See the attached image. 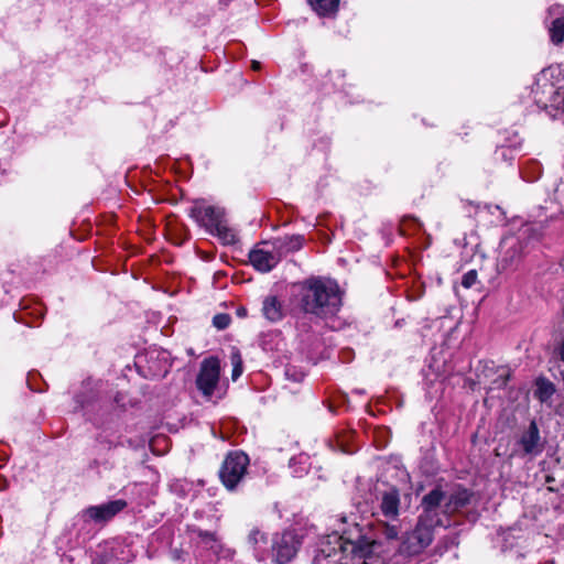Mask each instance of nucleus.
<instances>
[{
  "instance_id": "nucleus-16",
  "label": "nucleus",
  "mask_w": 564,
  "mask_h": 564,
  "mask_svg": "<svg viewBox=\"0 0 564 564\" xmlns=\"http://www.w3.org/2000/svg\"><path fill=\"white\" fill-rule=\"evenodd\" d=\"M271 246L273 247V249H275L278 254H281L282 258L284 254L289 252L300 250L303 246V238L302 236H286L283 238H276L271 243Z\"/></svg>"
},
{
  "instance_id": "nucleus-6",
  "label": "nucleus",
  "mask_w": 564,
  "mask_h": 564,
  "mask_svg": "<svg viewBox=\"0 0 564 564\" xmlns=\"http://www.w3.org/2000/svg\"><path fill=\"white\" fill-rule=\"evenodd\" d=\"M302 545V538L294 531H284L272 539L271 557L275 564L290 563Z\"/></svg>"
},
{
  "instance_id": "nucleus-29",
  "label": "nucleus",
  "mask_w": 564,
  "mask_h": 564,
  "mask_svg": "<svg viewBox=\"0 0 564 564\" xmlns=\"http://www.w3.org/2000/svg\"><path fill=\"white\" fill-rule=\"evenodd\" d=\"M76 402L79 404V408L83 409V410L84 409H86V410H88V409L94 410L95 409V404L94 403L89 402V403L85 404L84 401H82L79 398L76 399Z\"/></svg>"
},
{
  "instance_id": "nucleus-3",
  "label": "nucleus",
  "mask_w": 564,
  "mask_h": 564,
  "mask_svg": "<svg viewBox=\"0 0 564 564\" xmlns=\"http://www.w3.org/2000/svg\"><path fill=\"white\" fill-rule=\"evenodd\" d=\"M435 528L417 518L414 529L403 536L400 554L409 557L421 554L432 543Z\"/></svg>"
},
{
  "instance_id": "nucleus-9",
  "label": "nucleus",
  "mask_w": 564,
  "mask_h": 564,
  "mask_svg": "<svg viewBox=\"0 0 564 564\" xmlns=\"http://www.w3.org/2000/svg\"><path fill=\"white\" fill-rule=\"evenodd\" d=\"M127 507V501L118 499L98 506H90L83 511L85 521L105 523L121 512Z\"/></svg>"
},
{
  "instance_id": "nucleus-24",
  "label": "nucleus",
  "mask_w": 564,
  "mask_h": 564,
  "mask_svg": "<svg viewBox=\"0 0 564 564\" xmlns=\"http://www.w3.org/2000/svg\"><path fill=\"white\" fill-rule=\"evenodd\" d=\"M477 272L475 270H469L468 272H466L463 278H462V285L465 288V289H470L471 286H474L477 282Z\"/></svg>"
},
{
  "instance_id": "nucleus-14",
  "label": "nucleus",
  "mask_w": 564,
  "mask_h": 564,
  "mask_svg": "<svg viewBox=\"0 0 564 564\" xmlns=\"http://www.w3.org/2000/svg\"><path fill=\"white\" fill-rule=\"evenodd\" d=\"M262 314L265 319L271 323L280 322L285 314L284 305L282 301H280L274 295H269L264 297L262 302Z\"/></svg>"
},
{
  "instance_id": "nucleus-27",
  "label": "nucleus",
  "mask_w": 564,
  "mask_h": 564,
  "mask_svg": "<svg viewBox=\"0 0 564 564\" xmlns=\"http://www.w3.org/2000/svg\"><path fill=\"white\" fill-rule=\"evenodd\" d=\"M383 534L387 539H397L399 530L397 525L386 524L383 528Z\"/></svg>"
},
{
  "instance_id": "nucleus-7",
  "label": "nucleus",
  "mask_w": 564,
  "mask_h": 564,
  "mask_svg": "<svg viewBox=\"0 0 564 564\" xmlns=\"http://www.w3.org/2000/svg\"><path fill=\"white\" fill-rule=\"evenodd\" d=\"M219 377L220 364L218 358L209 357L204 359L196 378V387L205 398H212L218 386Z\"/></svg>"
},
{
  "instance_id": "nucleus-8",
  "label": "nucleus",
  "mask_w": 564,
  "mask_h": 564,
  "mask_svg": "<svg viewBox=\"0 0 564 564\" xmlns=\"http://www.w3.org/2000/svg\"><path fill=\"white\" fill-rule=\"evenodd\" d=\"M188 215L207 232H210L225 218L223 208L207 205L203 200H197L189 208Z\"/></svg>"
},
{
  "instance_id": "nucleus-17",
  "label": "nucleus",
  "mask_w": 564,
  "mask_h": 564,
  "mask_svg": "<svg viewBox=\"0 0 564 564\" xmlns=\"http://www.w3.org/2000/svg\"><path fill=\"white\" fill-rule=\"evenodd\" d=\"M312 9L321 17H330L338 10L339 0H308Z\"/></svg>"
},
{
  "instance_id": "nucleus-26",
  "label": "nucleus",
  "mask_w": 564,
  "mask_h": 564,
  "mask_svg": "<svg viewBox=\"0 0 564 564\" xmlns=\"http://www.w3.org/2000/svg\"><path fill=\"white\" fill-rule=\"evenodd\" d=\"M369 552H366L364 550V547L359 544V543H356L355 542V551H354V554H355V562L358 560H361V564H367L366 563V556Z\"/></svg>"
},
{
  "instance_id": "nucleus-5",
  "label": "nucleus",
  "mask_w": 564,
  "mask_h": 564,
  "mask_svg": "<svg viewBox=\"0 0 564 564\" xmlns=\"http://www.w3.org/2000/svg\"><path fill=\"white\" fill-rule=\"evenodd\" d=\"M249 457L242 452H230L225 458L219 476L229 490H234L247 474Z\"/></svg>"
},
{
  "instance_id": "nucleus-1",
  "label": "nucleus",
  "mask_w": 564,
  "mask_h": 564,
  "mask_svg": "<svg viewBox=\"0 0 564 564\" xmlns=\"http://www.w3.org/2000/svg\"><path fill=\"white\" fill-rule=\"evenodd\" d=\"M300 304L305 313L318 317L332 316L341 305V292L334 280L310 278L301 285Z\"/></svg>"
},
{
  "instance_id": "nucleus-23",
  "label": "nucleus",
  "mask_w": 564,
  "mask_h": 564,
  "mask_svg": "<svg viewBox=\"0 0 564 564\" xmlns=\"http://www.w3.org/2000/svg\"><path fill=\"white\" fill-rule=\"evenodd\" d=\"M230 316L228 314H217L213 318V325L218 329H225L230 324Z\"/></svg>"
},
{
  "instance_id": "nucleus-30",
  "label": "nucleus",
  "mask_w": 564,
  "mask_h": 564,
  "mask_svg": "<svg viewBox=\"0 0 564 564\" xmlns=\"http://www.w3.org/2000/svg\"><path fill=\"white\" fill-rule=\"evenodd\" d=\"M252 68H253L254 70L259 69V68H260V63H259V62H257V61H253V62H252Z\"/></svg>"
},
{
  "instance_id": "nucleus-25",
  "label": "nucleus",
  "mask_w": 564,
  "mask_h": 564,
  "mask_svg": "<svg viewBox=\"0 0 564 564\" xmlns=\"http://www.w3.org/2000/svg\"><path fill=\"white\" fill-rule=\"evenodd\" d=\"M248 541L250 544L256 546L260 542H265V535L262 532H260L258 529H253L248 536Z\"/></svg>"
},
{
  "instance_id": "nucleus-12",
  "label": "nucleus",
  "mask_w": 564,
  "mask_h": 564,
  "mask_svg": "<svg viewBox=\"0 0 564 564\" xmlns=\"http://www.w3.org/2000/svg\"><path fill=\"white\" fill-rule=\"evenodd\" d=\"M327 547H322L318 554L315 555L313 560V564H321L322 560H329L334 555H336L337 551L340 553H345L347 551L348 542L343 541V536L334 533L332 535L326 536L325 539Z\"/></svg>"
},
{
  "instance_id": "nucleus-15",
  "label": "nucleus",
  "mask_w": 564,
  "mask_h": 564,
  "mask_svg": "<svg viewBox=\"0 0 564 564\" xmlns=\"http://www.w3.org/2000/svg\"><path fill=\"white\" fill-rule=\"evenodd\" d=\"M400 496L395 488L383 492L381 499V512L386 518L395 519L399 516Z\"/></svg>"
},
{
  "instance_id": "nucleus-4",
  "label": "nucleus",
  "mask_w": 564,
  "mask_h": 564,
  "mask_svg": "<svg viewBox=\"0 0 564 564\" xmlns=\"http://www.w3.org/2000/svg\"><path fill=\"white\" fill-rule=\"evenodd\" d=\"M446 500L447 494L440 486L433 488L422 497L420 505L422 512L419 519L436 528L445 525L442 516H451L449 513H445Z\"/></svg>"
},
{
  "instance_id": "nucleus-22",
  "label": "nucleus",
  "mask_w": 564,
  "mask_h": 564,
  "mask_svg": "<svg viewBox=\"0 0 564 564\" xmlns=\"http://www.w3.org/2000/svg\"><path fill=\"white\" fill-rule=\"evenodd\" d=\"M230 361H231V365H232V373H231V378L232 380H237L242 371H243V367H242V357H241V354L239 350L235 349L231 355H230Z\"/></svg>"
},
{
  "instance_id": "nucleus-11",
  "label": "nucleus",
  "mask_w": 564,
  "mask_h": 564,
  "mask_svg": "<svg viewBox=\"0 0 564 564\" xmlns=\"http://www.w3.org/2000/svg\"><path fill=\"white\" fill-rule=\"evenodd\" d=\"M545 443V438L540 435L538 425H529L517 441V445L521 448L522 453L532 456L541 454Z\"/></svg>"
},
{
  "instance_id": "nucleus-2",
  "label": "nucleus",
  "mask_w": 564,
  "mask_h": 564,
  "mask_svg": "<svg viewBox=\"0 0 564 564\" xmlns=\"http://www.w3.org/2000/svg\"><path fill=\"white\" fill-rule=\"evenodd\" d=\"M534 102L553 118L564 116V67L551 65L542 69L532 87Z\"/></svg>"
},
{
  "instance_id": "nucleus-19",
  "label": "nucleus",
  "mask_w": 564,
  "mask_h": 564,
  "mask_svg": "<svg viewBox=\"0 0 564 564\" xmlns=\"http://www.w3.org/2000/svg\"><path fill=\"white\" fill-rule=\"evenodd\" d=\"M209 234L217 236L225 245H234L237 241L235 231L226 225L225 218Z\"/></svg>"
},
{
  "instance_id": "nucleus-18",
  "label": "nucleus",
  "mask_w": 564,
  "mask_h": 564,
  "mask_svg": "<svg viewBox=\"0 0 564 564\" xmlns=\"http://www.w3.org/2000/svg\"><path fill=\"white\" fill-rule=\"evenodd\" d=\"M555 393V386L546 378L540 377L535 381L534 397L541 402L549 401Z\"/></svg>"
},
{
  "instance_id": "nucleus-31",
  "label": "nucleus",
  "mask_w": 564,
  "mask_h": 564,
  "mask_svg": "<svg viewBox=\"0 0 564 564\" xmlns=\"http://www.w3.org/2000/svg\"><path fill=\"white\" fill-rule=\"evenodd\" d=\"M238 314H239V315H241V316H242V315H245V314H246V310H245V308L239 310V311H238Z\"/></svg>"
},
{
  "instance_id": "nucleus-21",
  "label": "nucleus",
  "mask_w": 564,
  "mask_h": 564,
  "mask_svg": "<svg viewBox=\"0 0 564 564\" xmlns=\"http://www.w3.org/2000/svg\"><path fill=\"white\" fill-rule=\"evenodd\" d=\"M197 536L199 538V542L202 544L209 547L214 552H218L220 543L215 532L198 530Z\"/></svg>"
},
{
  "instance_id": "nucleus-20",
  "label": "nucleus",
  "mask_w": 564,
  "mask_h": 564,
  "mask_svg": "<svg viewBox=\"0 0 564 564\" xmlns=\"http://www.w3.org/2000/svg\"><path fill=\"white\" fill-rule=\"evenodd\" d=\"M549 33L553 44H562L564 42V18L553 20Z\"/></svg>"
},
{
  "instance_id": "nucleus-28",
  "label": "nucleus",
  "mask_w": 564,
  "mask_h": 564,
  "mask_svg": "<svg viewBox=\"0 0 564 564\" xmlns=\"http://www.w3.org/2000/svg\"><path fill=\"white\" fill-rule=\"evenodd\" d=\"M556 354H557L560 360L564 362V336L556 348Z\"/></svg>"
},
{
  "instance_id": "nucleus-13",
  "label": "nucleus",
  "mask_w": 564,
  "mask_h": 564,
  "mask_svg": "<svg viewBox=\"0 0 564 564\" xmlns=\"http://www.w3.org/2000/svg\"><path fill=\"white\" fill-rule=\"evenodd\" d=\"M473 498L474 494L470 490L466 488H458L451 495H447L445 513L452 514L454 512L462 510L471 502Z\"/></svg>"
},
{
  "instance_id": "nucleus-10",
  "label": "nucleus",
  "mask_w": 564,
  "mask_h": 564,
  "mask_svg": "<svg viewBox=\"0 0 564 564\" xmlns=\"http://www.w3.org/2000/svg\"><path fill=\"white\" fill-rule=\"evenodd\" d=\"M264 247L271 248H256L249 253V261L253 268L260 272L271 271L281 260V254H278L275 249L269 242H262Z\"/></svg>"
}]
</instances>
